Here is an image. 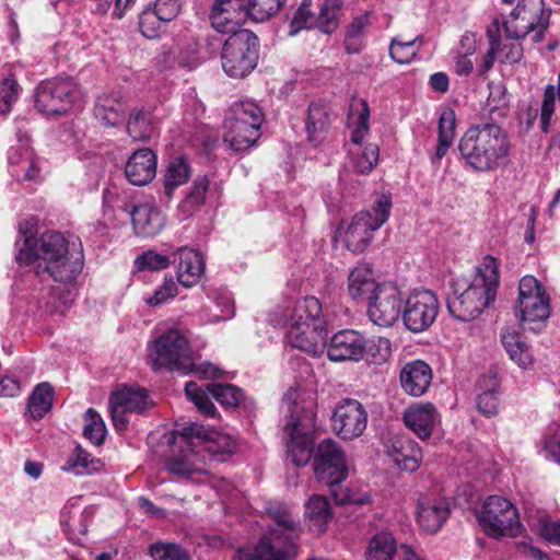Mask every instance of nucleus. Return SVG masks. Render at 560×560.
Instances as JSON below:
<instances>
[{"instance_id": "nucleus-1", "label": "nucleus", "mask_w": 560, "mask_h": 560, "mask_svg": "<svg viewBox=\"0 0 560 560\" xmlns=\"http://www.w3.org/2000/svg\"><path fill=\"white\" fill-rule=\"evenodd\" d=\"M20 235L15 242V261L20 267H33L26 275L30 290L23 291V281L14 288L21 292L19 299L26 301L30 311L45 310L63 315L75 299L72 282L83 268V248L79 240L67 241L59 232H46L33 236L36 220L30 218L20 223Z\"/></svg>"}, {"instance_id": "nucleus-2", "label": "nucleus", "mask_w": 560, "mask_h": 560, "mask_svg": "<svg viewBox=\"0 0 560 560\" xmlns=\"http://www.w3.org/2000/svg\"><path fill=\"white\" fill-rule=\"evenodd\" d=\"M171 448V455L165 460L166 470L183 479H191L195 475L205 472V458L201 452L222 460L236 450L235 439L198 422L184 425L164 436Z\"/></svg>"}, {"instance_id": "nucleus-3", "label": "nucleus", "mask_w": 560, "mask_h": 560, "mask_svg": "<svg viewBox=\"0 0 560 560\" xmlns=\"http://www.w3.org/2000/svg\"><path fill=\"white\" fill-rule=\"evenodd\" d=\"M267 320L273 327H288L285 340L292 348L313 357L324 352L327 319L317 298L305 296L292 307L278 305L268 313Z\"/></svg>"}, {"instance_id": "nucleus-4", "label": "nucleus", "mask_w": 560, "mask_h": 560, "mask_svg": "<svg viewBox=\"0 0 560 560\" xmlns=\"http://www.w3.org/2000/svg\"><path fill=\"white\" fill-rule=\"evenodd\" d=\"M458 151L466 167L490 173L506 165L511 141L499 125L480 124L466 130L459 140Z\"/></svg>"}, {"instance_id": "nucleus-5", "label": "nucleus", "mask_w": 560, "mask_h": 560, "mask_svg": "<svg viewBox=\"0 0 560 560\" xmlns=\"http://www.w3.org/2000/svg\"><path fill=\"white\" fill-rule=\"evenodd\" d=\"M285 412L284 432L288 434V458L296 467L305 466L314 451L315 402L305 399L298 388H290L282 398Z\"/></svg>"}, {"instance_id": "nucleus-6", "label": "nucleus", "mask_w": 560, "mask_h": 560, "mask_svg": "<svg viewBox=\"0 0 560 560\" xmlns=\"http://www.w3.org/2000/svg\"><path fill=\"white\" fill-rule=\"evenodd\" d=\"M149 358L154 369H167L183 375L194 374L201 380L221 376L222 371L211 362L194 363L187 337L172 328L161 334L148 346Z\"/></svg>"}, {"instance_id": "nucleus-7", "label": "nucleus", "mask_w": 560, "mask_h": 560, "mask_svg": "<svg viewBox=\"0 0 560 560\" xmlns=\"http://www.w3.org/2000/svg\"><path fill=\"white\" fill-rule=\"evenodd\" d=\"M499 261L486 256L476 268V275L462 292H454L447 301L451 315L462 322L477 318L497 298L500 282Z\"/></svg>"}, {"instance_id": "nucleus-8", "label": "nucleus", "mask_w": 560, "mask_h": 560, "mask_svg": "<svg viewBox=\"0 0 560 560\" xmlns=\"http://www.w3.org/2000/svg\"><path fill=\"white\" fill-rule=\"evenodd\" d=\"M267 511L277 528L264 535L254 548L240 549L234 560H293L299 524L289 505L275 503Z\"/></svg>"}, {"instance_id": "nucleus-9", "label": "nucleus", "mask_w": 560, "mask_h": 560, "mask_svg": "<svg viewBox=\"0 0 560 560\" xmlns=\"http://www.w3.org/2000/svg\"><path fill=\"white\" fill-rule=\"evenodd\" d=\"M314 471L317 480L330 489L338 504L364 505L371 501L368 493L340 486L348 477V466L342 448L334 440L327 439L318 444L314 454Z\"/></svg>"}, {"instance_id": "nucleus-10", "label": "nucleus", "mask_w": 560, "mask_h": 560, "mask_svg": "<svg viewBox=\"0 0 560 560\" xmlns=\"http://www.w3.org/2000/svg\"><path fill=\"white\" fill-rule=\"evenodd\" d=\"M264 118L262 109L256 102L245 100L234 103L224 119V143L234 152L248 150L260 137Z\"/></svg>"}, {"instance_id": "nucleus-11", "label": "nucleus", "mask_w": 560, "mask_h": 560, "mask_svg": "<svg viewBox=\"0 0 560 560\" xmlns=\"http://www.w3.org/2000/svg\"><path fill=\"white\" fill-rule=\"evenodd\" d=\"M392 207L389 192H375L371 207L358 212L347 226L343 235L347 248L355 254L363 253L370 245L373 233L388 221Z\"/></svg>"}, {"instance_id": "nucleus-12", "label": "nucleus", "mask_w": 560, "mask_h": 560, "mask_svg": "<svg viewBox=\"0 0 560 560\" xmlns=\"http://www.w3.org/2000/svg\"><path fill=\"white\" fill-rule=\"evenodd\" d=\"M549 18L550 10L545 9L544 0H521L501 25L509 39L518 40L530 35L537 43L549 26Z\"/></svg>"}, {"instance_id": "nucleus-13", "label": "nucleus", "mask_w": 560, "mask_h": 560, "mask_svg": "<svg viewBox=\"0 0 560 560\" xmlns=\"http://www.w3.org/2000/svg\"><path fill=\"white\" fill-rule=\"evenodd\" d=\"M83 92L71 78H54L36 88L35 107L44 115H62L83 104Z\"/></svg>"}, {"instance_id": "nucleus-14", "label": "nucleus", "mask_w": 560, "mask_h": 560, "mask_svg": "<svg viewBox=\"0 0 560 560\" xmlns=\"http://www.w3.org/2000/svg\"><path fill=\"white\" fill-rule=\"evenodd\" d=\"M258 37L249 30L234 32L224 42L221 50L223 71L231 78L248 75L258 62Z\"/></svg>"}, {"instance_id": "nucleus-15", "label": "nucleus", "mask_w": 560, "mask_h": 560, "mask_svg": "<svg viewBox=\"0 0 560 560\" xmlns=\"http://www.w3.org/2000/svg\"><path fill=\"white\" fill-rule=\"evenodd\" d=\"M515 314L523 325L535 332L540 330L550 316V298L533 276H524L520 280Z\"/></svg>"}, {"instance_id": "nucleus-16", "label": "nucleus", "mask_w": 560, "mask_h": 560, "mask_svg": "<svg viewBox=\"0 0 560 560\" xmlns=\"http://www.w3.org/2000/svg\"><path fill=\"white\" fill-rule=\"evenodd\" d=\"M370 109L365 101L360 100L350 106L348 126L351 129V142L355 149L350 151L353 155V166L360 174L370 173L378 162L380 149L375 143L363 144L362 141L370 130Z\"/></svg>"}, {"instance_id": "nucleus-17", "label": "nucleus", "mask_w": 560, "mask_h": 560, "mask_svg": "<svg viewBox=\"0 0 560 560\" xmlns=\"http://www.w3.org/2000/svg\"><path fill=\"white\" fill-rule=\"evenodd\" d=\"M476 515L481 529L490 537L514 536L520 530L517 509L504 497L489 495Z\"/></svg>"}, {"instance_id": "nucleus-18", "label": "nucleus", "mask_w": 560, "mask_h": 560, "mask_svg": "<svg viewBox=\"0 0 560 560\" xmlns=\"http://www.w3.org/2000/svg\"><path fill=\"white\" fill-rule=\"evenodd\" d=\"M439 310L440 303L433 291L416 288L405 295L401 320L408 330L422 332L434 323Z\"/></svg>"}, {"instance_id": "nucleus-19", "label": "nucleus", "mask_w": 560, "mask_h": 560, "mask_svg": "<svg viewBox=\"0 0 560 560\" xmlns=\"http://www.w3.org/2000/svg\"><path fill=\"white\" fill-rule=\"evenodd\" d=\"M185 394L201 415L210 418L217 412L210 397L225 407H236L244 398L243 390L234 385L211 383L203 388L192 381L186 383Z\"/></svg>"}, {"instance_id": "nucleus-20", "label": "nucleus", "mask_w": 560, "mask_h": 560, "mask_svg": "<svg viewBox=\"0 0 560 560\" xmlns=\"http://www.w3.org/2000/svg\"><path fill=\"white\" fill-rule=\"evenodd\" d=\"M405 295L392 281L381 282L368 303L370 320L380 327H392L402 315Z\"/></svg>"}, {"instance_id": "nucleus-21", "label": "nucleus", "mask_w": 560, "mask_h": 560, "mask_svg": "<svg viewBox=\"0 0 560 560\" xmlns=\"http://www.w3.org/2000/svg\"><path fill=\"white\" fill-rule=\"evenodd\" d=\"M152 405L148 390L140 387L121 386L112 393L108 408L112 422L117 431L128 425L129 413L142 412Z\"/></svg>"}, {"instance_id": "nucleus-22", "label": "nucleus", "mask_w": 560, "mask_h": 560, "mask_svg": "<svg viewBox=\"0 0 560 560\" xmlns=\"http://www.w3.org/2000/svg\"><path fill=\"white\" fill-rule=\"evenodd\" d=\"M331 420L338 436L343 440H352L365 431L368 413L361 402L345 398L336 405Z\"/></svg>"}, {"instance_id": "nucleus-23", "label": "nucleus", "mask_w": 560, "mask_h": 560, "mask_svg": "<svg viewBox=\"0 0 560 560\" xmlns=\"http://www.w3.org/2000/svg\"><path fill=\"white\" fill-rule=\"evenodd\" d=\"M325 349L332 362H359L366 353L368 341L357 330L342 329L332 335L327 343L325 342Z\"/></svg>"}, {"instance_id": "nucleus-24", "label": "nucleus", "mask_w": 560, "mask_h": 560, "mask_svg": "<svg viewBox=\"0 0 560 560\" xmlns=\"http://www.w3.org/2000/svg\"><path fill=\"white\" fill-rule=\"evenodd\" d=\"M248 18H252L248 0H215L210 14L211 24L218 32L231 34L238 32Z\"/></svg>"}, {"instance_id": "nucleus-25", "label": "nucleus", "mask_w": 560, "mask_h": 560, "mask_svg": "<svg viewBox=\"0 0 560 560\" xmlns=\"http://www.w3.org/2000/svg\"><path fill=\"white\" fill-rule=\"evenodd\" d=\"M9 165L11 175L18 180L38 182L40 168L38 161L30 147L26 133H18V144L9 150Z\"/></svg>"}, {"instance_id": "nucleus-26", "label": "nucleus", "mask_w": 560, "mask_h": 560, "mask_svg": "<svg viewBox=\"0 0 560 560\" xmlns=\"http://www.w3.org/2000/svg\"><path fill=\"white\" fill-rule=\"evenodd\" d=\"M385 453L393 464L404 471H416L422 462V450L407 435H394L384 445Z\"/></svg>"}, {"instance_id": "nucleus-27", "label": "nucleus", "mask_w": 560, "mask_h": 560, "mask_svg": "<svg viewBox=\"0 0 560 560\" xmlns=\"http://www.w3.org/2000/svg\"><path fill=\"white\" fill-rule=\"evenodd\" d=\"M127 211L130 214L135 233L138 236H155L165 226V215L154 202L145 201L131 206Z\"/></svg>"}, {"instance_id": "nucleus-28", "label": "nucleus", "mask_w": 560, "mask_h": 560, "mask_svg": "<svg viewBox=\"0 0 560 560\" xmlns=\"http://www.w3.org/2000/svg\"><path fill=\"white\" fill-rule=\"evenodd\" d=\"M402 419L405 425L424 441L432 435L440 415L431 402H415L405 410Z\"/></svg>"}, {"instance_id": "nucleus-29", "label": "nucleus", "mask_w": 560, "mask_h": 560, "mask_svg": "<svg viewBox=\"0 0 560 560\" xmlns=\"http://www.w3.org/2000/svg\"><path fill=\"white\" fill-rule=\"evenodd\" d=\"M432 378V369L423 360L407 362L399 374L402 390L413 397L423 396L429 390Z\"/></svg>"}, {"instance_id": "nucleus-30", "label": "nucleus", "mask_w": 560, "mask_h": 560, "mask_svg": "<svg viewBox=\"0 0 560 560\" xmlns=\"http://www.w3.org/2000/svg\"><path fill=\"white\" fill-rule=\"evenodd\" d=\"M156 165L158 159L151 149L143 148L137 150L126 163V178L132 185L144 186L155 177Z\"/></svg>"}, {"instance_id": "nucleus-31", "label": "nucleus", "mask_w": 560, "mask_h": 560, "mask_svg": "<svg viewBox=\"0 0 560 560\" xmlns=\"http://www.w3.org/2000/svg\"><path fill=\"white\" fill-rule=\"evenodd\" d=\"M177 280L185 287L196 285L205 273L206 261L203 255L191 247H180L176 253Z\"/></svg>"}, {"instance_id": "nucleus-32", "label": "nucleus", "mask_w": 560, "mask_h": 560, "mask_svg": "<svg viewBox=\"0 0 560 560\" xmlns=\"http://www.w3.org/2000/svg\"><path fill=\"white\" fill-rule=\"evenodd\" d=\"M450 515L445 500L422 495L418 500L417 522L428 533H436Z\"/></svg>"}, {"instance_id": "nucleus-33", "label": "nucleus", "mask_w": 560, "mask_h": 560, "mask_svg": "<svg viewBox=\"0 0 560 560\" xmlns=\"http://www.w3.org/2000/svg\"><path fill=\"white\" fill-rule=\"evenodd\" d=\"M380 284L381 282L376 281L373 268L369 264H358L349 272L347 290L353 301L369 303Z\"/></svg>"}, {"instance_id": "nucleus-34", "label": "nucleus", "mask_w": 560, "mask_h": 560, "mask_svg": "<svg viewBox=\"0 0 560 560\" xmlns=\"http://www.w3.org/2000/svg\"><path fill=\"white\" fill-rule=\"evenodd\" d=\"M127 105L120 92L103 93L97 96L94 115L104 126H117L124 121Z\"/></svg>"}, {"instance_id": "nucleus-35", "label": "nucleus", "mask_w": 560, "mask_h": 560, "mask_svg": "<svg viewBox=\"0 0 560 560\" xmlns=\"http://www.w3.org/2000/svg\"><path fill=\"white\" fill-rule=\"evenodd\" d=\"M500 380L495 372L490 371L480 376L478 381L479 395L477 397L478 411L491 418L498 415L500 406Z\"/></svg>"}, {"instance_id": "nucleus-36", "label": "nucleus", "mask_w": 560, "mask_h": 560, "mask_svg": "<svg viewBox=\"0 0 560 560\" xmlns=\"http://www.w3.org/2000/svg\"><path fill=\"white\" fill-rule=\"evenodd\" d=\"M128 135L137 141L150 140L158 136V118L149 108H135L127 122Z\"/></svg>"}, {"instance_id": "nucleus-37", "label": "nucleus", "mask_w": 560, "mask_h": 560, "mask_svg": "<svg viewBox=\"0 0 560 560\" xmlns=\"http://www.w3.org/2000/svg\"><path fill=\"white\" fill-rule=\"evenodd\" d=\"M332 520L331 506L328 499L313 494L305 503V521L311 530L322 534L326 532Z\"/></svg>"}, {"instance_id": "nucleus-38", "label": "nucleus", "mask_w": 560, "mask_h": 560, "mask_svg": "<svg viewBox=\"0 0 560 560\" xmlns=\"http://www.w3.org/2000/svg\"><path fill=\"white\" fill-rule=\"evenodd\" d=\"M501 342L510 359L521 369L527 370L533 365L532 349L520 332L511 329L504 330L501 335Z\"/></svg>"}, {"instance_id": "nucleus-39", "label": "nucleus", "mask_w": 560, "mask_h": 560, "mask_svg": "<svg viewBox=\"0 0 560 560\" xmlns=\"http://www.w3.org/2000/svg\"><path fill=\"white\" fill-rule=\"evenodd\" d=\"M331 118L328 109L320 103H312L306 118L307 139L313 145L320 144L328 132Z\"/></svg>"}, {"instance_id": "nucleus-40", "label": "nucleus", "mask_w": 560, "mask_h": 560, "mask_svg": "<svg viewBox=\"0 0 560 560\" xmlns=\"http://www.w3.org/2000/svg\"><path fill=\"white\" fill-rule=\"evenodd\" d=\"M455 113L453 109H445L439 118L438 144L434 153L431 155V163L439 166L441 160L445 156L453 144L455 137Z\"/></svg>"}, {"instance_id": "nucleus-41", "label": "nucleus", "mask_w": 560, "mask_h": 560, "mask_svg": "<svg viewBox=\"0 0 560 560\" xmlns=\"http://www.w3.org/2000/svg\"><path fill=\"white\" fill-rule=\"evenodd\" d=\"M372 24V14L366 11L353 18L346 30L343 46L348 54L360 52L365 45L368 27Z\"/></svg>"}, {"instance_id": "nucleus-42", "label": "nucleus", "mask_w": 560, "mask_h": 560, "mask_svg": "<svg viewBox=\"0 0 560 560\" xmlns=\"http://www.w3.org/2000/svg\"><path fill=\"white\" fill-rule=\"evenodd\" d=\"M103 464L90 453L77 445L69 454L61 469L75 476H85L98 471Z\"/></svg>"}, {"instance_id": "nucleus-43", "label": "nucleus", "mask_w": 560, "mask_h": 560, "mask_svg": "<svg viewBox=\"0 0 560 560\" xmlns=\"http://www.w3.org/2000/svg\"><path fill=\"white\" fill-rule=\"evenodd\" d=\"M397 552V541L388 530L374 534L369 540L365 551L366 560H394Z\"/></svg>"}, {"instance_id": "nucleus-44", "label": "nucleus", "mask_w": 560, "mask_h": 560, "mask_svg": "<svg viewBox=\"0 0 560 560\" xmlns=\"http://www.w3.org/2000/svg\"><path fill=\"white\" fill-rule=\"evenodd\" d=\"M190 176V167L184 158L173 159L165 171L163 190L167 198H172L175 189L184 185Z\"/></svg>"}, {"instance_id": "nucleus-45", "label": "nucleus", "mask_w": 560, "mask_h": 560, "mask_svg": "<svg viewBox=\"0 0 560 560\" xmlns=\"http://www.w3.org/2000/svg\"><path fill=\"white\" fill-rule=\"evenodd\" d=\"M54 399V388L49 383L38 384L32 392L28 402L27 411L35 420H39L51 409Z\"/></svg>"}, {"instance_id": "nucleus-46", "label": "nucleus", "mask_w": 560, "mask_h": 560, "mask_svg": "<svg viewBox=\"0 0 560 560\" xmlns=\"http://www.w3.org/2000/svg\"><path fill=\"white\" fill-rule=\"evenodd\" d=\"M421 45V36H417L407 42H401L399 38L394 37L389 45V56L395 62L407 65L415 59Z\"/></svg>"}, {"instance_id": "nucleus-47", "label": "nucleus", "mask_w": 560, "mask_h": 560, "mask_svg": "<svg viewBox=\"0 0 560 560\" xmlns=\"http://www.w3.org/2000/svg\"><path fill=\"white\" fill-rule=\"evenodd\" d=\"M340 0H324L318 16L317 27L325 34H330L338 25Z\"/></svg>"}, {"instance_id": "nucleus-48", "label": "nucleus", "mask_w": 560, "mask_h": 560, "mask_svg": "<svg viewBox=\"0 0 560 560\" xmlns=\"http://www.w3.org/2000/svg\"><path fill=\"white\" fill-rule=\"evenodd\" d=\"M84 436L95 445H101L106 436L107 430L102 417L93 409L85 412Z\"/></svg>"}, {"instance_id": "nucleus-49", "label": "nucleus", "mask_w": 560, "mask_h": 560, "mask_svg": "<svg viewBox=\"0 0 560 560\" xmlns=\"http://www.w3.org/2000/svg\"><path fill=\"white\" fill-rule=\"evenodd\" d=\"M493 26L495 30H488V36H489V48L487 52L482 56L480 63H479V72L480 74H485L488 71H490L494 65V61L497 59H500V50H501V42L500 38L497 36L495 33L500 32V21L498 19H494Z\"/></svg>"}, {"instance_id": "nucleus-50", "label": "nucleus", "mask_w": 560, "mask_h": 560, "mask_svg": "<svg viewBox=\"0 0 560 560\" xmlns=\"http://www.w3.org/2000/svg\"><path fill=\"white\" fill-rule=\"evenodd\" d=\"M558 104V97L553 95L552 84H548L544 89L542 100L539 112V124L540 129L544 133H548L552 126V117L556 112V105Z\"/></svg>"}, {"instance_id": "nucleus-51", "label": "nucleus", "mask_w": 560, "mask_h": 560, "mask_svg": "<svg viewBox=\"0 0 560 560\" xmlns=\"http://www.w3.org/2000/svg\"><path fill=\"white\" fill-rule=\"evenodd\" d=\"M317 26L316 16L310 10V0H303L290 23L289 35L295 36L302 30Z\"/></svg>"}, {"instance_id": "nucleus-52", "label": "nucleus", "mask_w": 560, "mask_h": 560, "mask_svg": "<svg viewBox=\"0 0 560 560\" xmlns=\"http://www.w3.org/2000/svg\"><path fill=\"white\" fill-rule=\"evenodd\" d=\"M317 26L316 16L310 10V0H303L290 23L289 35L295 36L302 30Z\"/></svg>"}, {"instance_id": "nucleus-53", "label": "nucleus", "mask_w": 560, "mask_h": 560, "mask_svg": "<svg viewBox=\"0 0 560 560\" xmlns=\"http://www.w3.org/2000/svg\"><path fill=\"white\" fill-rule=\"evenodd\" d=\"M20 86L16 79L9 74L8 77L0 80V114H8L12 104L19 97Z\"/></svg>"}, {"instance_id": "nucleus-54", "label": "nucleus", "mask_w": 560, "mask_h": 560, "mask_svg": "<svg viewBox=\"0 0 560 560\" xmlns=\"http://www.w3.org/2000/svg\"><path fill=\"white\" fill-rule=\"evenodd\" d=\"M170 258L155 250H147L139 255L135 260V266L139 271H159L167 268Z\"/></svg>"}, {"instance_id": "nucleus-55", "label": "nucleus", "mask_w": 560, "mask_h": 560, "mask_svg": "<svg viewBox=\"0 0 560 560\" xmlns=\"http://www.w3.org/2000/svg\"><path fill=\"white\" fill-rule=\"evenodd\" d=\"M153 560H188V552L179 545L172 542H156L150 547Z\"/></svg>"}, {"instance_id": "nucleus-56", "label": "nucleus", "mask_w": 560, "mask_h": 560, "mask_svg": "<svg viewBox=\"0 0 560 560\" xmlns=\"http://www.w3.org/2000/svg\"><path fill=\"white\" fill-rule=\"evenodd\" d=\"M164 21L149 9H144L140 14L139 27L142 35L147 38L153 39L161 35L163 31Z\"/></svg>"}, {"instance_id": "nucleus-57", "label": "nucleus", "mask_w": 560, "mask_h": 560, "mask_svg": "<svg viewBox=\"0 0 560 560\" xmlns=\"http://www.w3.org/2000/svg\"><path fill=\"white\" fill-rule=\"evenodd\" d=\"M285 0H248L252 19L262 22L276 14Z\"/></svg>"}, {"instance_id": "nucleus-58", "label": "nucleus", "mask_w": 560, "mask_h": 560, "mask_svg": "<svg viewBox=\"0 0 560 560\" xmlns=\"http://www.w3.org/2000/svg\"><path fill=\"white\" fill-rule=\"evenodd\" d=\"M209 187V179L207 176L198 177L189 192L187 194L185 200L183 201L182 207L187 209V211H191L195 208L201 206L206 199V194Z\"/></svg>"}, {"instance_id": "nucleus-59", "label": "nucleus", "mask_w": 560, "mask_h": 560, "mask_svg": "<svg viewBox=\"0 0 560 560\" xmlns=\"http://www.w3.org/2000/svg\"><path fill=\"white\" fill-rule=\"evenodd\" d=\"M165 23L174 20L180 10L179 0H156L149 7Z\"/></svg>"}, {"instance_id": "nucleus-60", "label": "nucleus", "mask_w": 560, "mask_h": 560, "mask_svg": "<svg viewBox=\"0 0 560 560\" xmlns=\"http://www.w3.org/2000/svg\"><path fill=\"white\" fill-rule=\"evenodd\" d=\"M176 293L177 285L174 279L172 277L165 278L163 284L155 290L152 296L145 299V302L151 306H156L173 299Z\"/></svg>"}, {"instance_id": "nucleus-61", "label": "nucleus", "mask_w": 560, "mask_h": 560, "mask_svg": "<svg viewBox=\"0 0 560 560\" xmlns=\"http://www.w3.org/2000/svg\"><path fill=\"white\" fill-rule=\"evenodd\" d=\"M538 529L548 542L560 546V520L545 516L538 521Z\"/></svg>"}, {"instance_id": "nucleus-62", "label": "nucleus", "mask_w": 560, "mask_h": 560, "mask_svg": "<svg viewBox=\"0 0 560 560\" xmlns=\"http://www.w3.org/2000/svg\"><path fill=\"white\" fill-rule=\"evenodd\" d=\"M213 301L215 306L220 310V313L214 315L215 320H228L234 316V302L230 292L223 291L217 293Z\"/></svg>"}, {"instance_id": "nucleus-63", "label": "nucleus", "mask_w": 560, "mask_h": 560, "mask_svg": "<svg viewBox=\"0 0 560 560\" xmlns=\"http://www.w3.org/2000/svg\"><path fill=\"white\" fill-rule=\"evenodd\" d=\"M366 352L372 353L374 357V362L381 363L388 359L392 353V343L389 339L384 337H378L371 341H368Z\"/></svg>"}, {"instance_id": "nucleus-64", "label": "nucleus", "mask_w": 560, "mask_h": 560, "mask_svg": "<svg viewBox=\"0 0 560 560\" xmlns=\"http://www.w3.org/2000/svg\"><path fill=\"white\" fill-rule=\"evenodd\" d=\"M200 62L198 56L197 44L189 45L185 50L180 51L177 56V63L179 67L187 68L188 70L195 69Z\"/></svg>"}]
</instances>
